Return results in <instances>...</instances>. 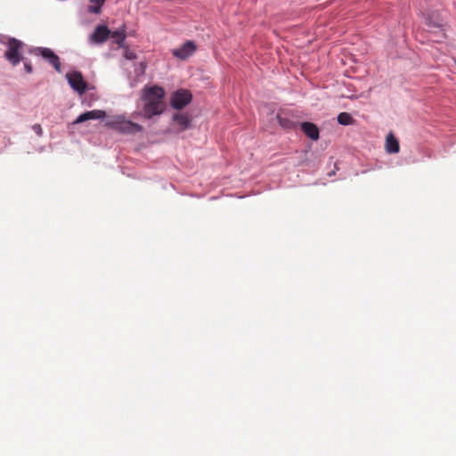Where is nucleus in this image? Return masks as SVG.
<instances>
[{"label": "nucleus", "mask_w": 456, "mask_h": 456, "mask_svg": "<svg viewBox=\"0 0 456 456\" xmlns=\"http://www.w3.org/2000/svg\"><path fill=\"white\" fill-rule=\"evenodd\" d=\"M165 90L159 86H145L142 90L141 100L143 102L142 116L151 118L160 115L165 110Z\"/></svg>", "instance_id": "f257e3e1"}, {"label": "nucleus", "mask_w": 456, "mask_h": 456, "mask_svg": "<svg viewBox=\"0 0 456 456\" xmlns=\"http://www.w3.org/2000/svg\"><path fill=\"white\" fill-rule=\"evenodd\" d=\"M106 126L123 134H135L143 130L141 125L126 120L123 116L113 117L110 120L106 122Z\"/></svg>", "instance_id": "f03ea898"}, {"label": "nucleus", "mask_w": 456, "mask_h": 456, "mask_svg": "<svg viewBox=\"0 0 456 456\" xmlns=\"http://www.w3.org/2000/svg\"><path fill=\"white\" fill-rule=\"evenodd\" d=\"M22 46L23 43L16 38H10L8 40L4 57L12 66H17L20 62V50Z\"/></svg>", "instance_id": "7ed1b4c3"}, {"label": "nucleus", "mask_w": 456, "mask_h": 456, "mask_svg": "<svg viewBox=\"0 0 456 456\" xmlns=\"http://www.w3.org/2000/svg\"><path fill=\"white\" fill-rule=\"evenodd\" d=\"M192 95L190 91L180 89L173 93L170 99L171 106L175 110H182L191 101Z\"/></svg>", "instance_id": "20e7f679"}, {"label": "nucleus", "mask_w": 456, "mask_h": 456, "mask_svg": "<svg viewBox=\"0 0 456 456\" xmlns=\"http://www.w3.org/2000/svg\"><path fill=\"white\" fill-rule=\"evenodd\" d=\"M69 86L80 95L85 94L87 89V83L85 81L82 73L72 71L66 74Z\"/></svg>", "instance_id": "39448f33"}, {"label": "nucleus", "mask_w": 456, "mask_h": 456, "mask_svg": "<svg viewBox=\"0 0 456 456\" xmlns=\"http://www.w3.org/2000/svg\"><path fill=\"white\" fill-rule=\"evenodd\" d=\"M279 125L286 130H293L297 125V116L291 111H279L276 115Z\"/></svg>", "instance_id": "423d86ee"}, {"label": "nucleus", "mask_w": 456, "mask_h": 456, "mask_svg": "<svg viewBox=\"0 0 456 456\" xmlns=\"http://www.w3.org/2000/svg\"><path fill=\"white\" fill-rule=\"evenodd\" d=\"M36 55L42 56L58 71H61V61L57 54L50 48L37 47L34 50Z\"/></svg>", "instance_id": "0eeeda50"}, {"label": "nucleus", "mask_w": 456, "mask_h": 456, "mask_svg": "<svg viewBox=\"0 0 456 456\" xmlns=\"http://www.w3.org/2000/svg\"><path fill=\"white\" fill-rule=\"evenodd\" d=\"M195 51V44L192 41H186L179 48L172 50V54L180 60H186L191 56Z\"/></svg>", "instance_id": "6e6552de"}, {"label": "nucleus", "mask_w": 456, "mask_h": 456, "mask_svg": "<svg viewBox=\"0 0 456 456\" xmlns=\"http://www.w3.org/2000/svg\"><path fill=\"white\" fill-rule=\"evenodd\" d=\"M110 35V30L104 25H99L91 35L90 39L93 43L102 44L105 42Z\"/></svg>", "instance_id": "1a4fd4ad"}, {"label": "nucleus", "mask_w": 456, "mask_h": 456, "mask_svg": "<svg viewBox=\"0 0 456 456\" xmlns=\"http://www.w3.org/2000/svg\"><path fill=\"white\" fill-rule=\"evenodd\" d=\"M106 117V112L102 110H94L82 113L79 115L73 124H80L91 119H102Z\"/></svg>", "instance_id": "9d476101"}, {"label": "nucleus", "mask_w": 456, "mask_h": 456, "mask_svg": "<svg viewBox=\"0 0 456 456\" xmlns=\"http://www.w3.org/2000/svg\"><path fill=\"white\" fill-rule=\"evenodd\" d=\"M301 129L307 137L314 141H317L320 137L319 128L314 123L303 122L301 123Z\"/></svg>", "instance_id": "9b49d317"}, {"label": "nucleus", "mask_w": 456, "mask_h": 456, "mask_svg": "<svg viewBox=\"0 0 456 456\" xmlns=\"http://www.w3.org/2000/svg\"><path fill=\"white\" fill-rule=\"evenodd\" d=\"M386 151L390 154L398 153L400 151L399 142L393 133H389L386 138Z\"/></svg>", "instance_id": "f8f14e48"}, {"label": "nucleus", "mask_w": 456, "mask_h": 456, "mask_svg": "<svg viewBox=\"0 0 456 456\" xmlns=\"http://www.w3.org/2000/svg\"><path fill=\"white\" fill-rule=\"evenodd\" d=\"M173 120L181 126V131L185 130L189 127L191 120L187 115L184 114H175L173 117Z\"/></svg>", "instance_id": "ddd939ff"}, {"label": "nucleus", "mask_w": 456, "mask_h": 456, "mask_svg": "<svg viewBox=\"0 0 456 456\" xmlns=\"http://www.w3.org/2000/svg\"><path fill=\"white\" fill-rule=\"evenodd\" d=\"M90 4L87 6V12L90 13L99 14L102 12V7L106 0H89Z\"/></svg>", "instance_id": "4468645a"}, {"label": "nucleus", "mask_w": 456, "mask_h": 456, "mask_svg": "<svg viewBox=\"0 0 456 456\" xmlns=\"http://www.w3.org/2000/svg\"><path fill=\"white\" fill-rule=\"evenodd\" d=\"M110 37L114 39V42L118 45L119 46L123 45V43L126 39V34L124 30H117L114 32L110 31Z\"/></svg>", "instance_id": "2eb2a0df"}, {"label": "nucleus", "mask_w": 456, "mask_h": 456, "mask_svg": "<svg viewBox=\"0 0 456 456\" xmlns=\"http://www.w3.org/2000/svg\"><path fill=\"white\" fill-rule=\"evenodd\" d=\"M354 120L353 117L351 116V114H349L347 112H341L338 116V122L340 125H344V126L351 125L354 123Z\"/></svg>", "instance_id": "dca6fc26"}, {"label": "nucleus", "mask_w": 456, "mask_h": 456, "mask_svg": "<svg viewBox=\"0 0 456 456\" xmlns=\"http://www.w3.org/2000/svg\"><path fill=\"white\" fill-rule=\"evenodd\" d=\"M32 129L37 134V136H42L43 129H42V126L39 124H35L32 126Z\"/></svg>", "instance_id": "f3484780"}, {"label": "nucleus", "mask_w": 456, "mask_h": 456, "mask_svg": "<svg viewBox=\"0 0 456 456\" xmlns=\"http://www.w3.org/2000/svg\"><path fill=\"white\" fill-rule=\"evenodd\" d=\"M24 68L28 73H31L33 70L32 65L30 63H24Z\"/></svg>", "instance_id": "a211bd4d"}, {"label": "nucleus", "mask_w": 456, "mask_h": 456, "mask_svg": "<svg viewBox=\"0 0 456 456\" xmlns=\"http://www.w3.org/2000/svg\"><path fill=\"white\" fill-rule=\"evenodd\" d=\"M127 58L131 59L132 58V54L127 55Z\"/></svg>", "instance_id": "6ab92c4d"}]
</instances>
